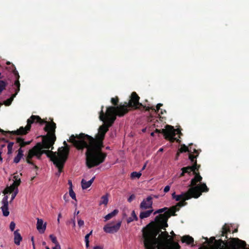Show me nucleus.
Returning a JSON list of instances; mask_svg holds the SVG:
<instances>
[{
	"instance_id": "nucleus-53",
	"label": "nucleus",
	"mask_w": 249,
	"mask_h": 249,
	"mask_svg": "<svg viewBox=\"0 0 249 249\" xmlns=\"http://www.w3.org/2000/svg\"><path fill=\"white\" fill-rule=\"evenodd\" d=\"M93 249H103L100 246H95L94 247Z\"/></svg>"
},
{
	"instance_id": "nucleus-16",
	"label": "nucleus",
	"mask_w": 249,
	"mask_h": 249,
	"mask_svg": "<svg viewBox=\"0 0 249 249\" xmlns=\"http://www.w3.org/2000/svg\"><path fill=\"white\" fill-rule=\"evenodd\" d=\"M212 239L214 240V243L213 245L211 246L210 248L203 247L200 248L199 249H222L223 248V240L220 239L219 240H215L214 237L211 238Z\"/></svg>"
},
{
	"instance_id": "nucleus-12",
	"label": "nucleus",
	"mask_w": 249,
	"mask_h": 249,
	"mask_svg": "<svg viewBox=\"0 0 249 249\" xmlns=\"http://www.w3.org/2000/svg\"><path fill=\"white\" fill-rule=\"evenodd\" d=\"M172 215L170 212L166 211L163 214H160L157 216L155 218V220L158 221L159 223V225H156L157 226L161 228V230H165V228L168 227L167 220Z\"/></svg>"
},
{
	"instance_id": "nucleus-39",
	"label": "nucleus",
	"mask_w": 249,
	"mask_h": 249,
	"mask_svg": "<svg viewBox=\"0 0 249 249\" xmlns=\"http://www.w3.org/2000/svg\"><path fill=\"white\" fill-rule=\"evenodd\" d=\"M11 193H12V194L11 196V200L12 201L15 198L16 196L18 193V188H17L16 189H15V190L14 191H13Z\"/></svg>"
},
{
	"instance_id": "nucleus-31",
	"label": "nucleus",
	"mask_w": 249,
	"mask_h": 249,
	"mask_svg": "<svg viewBox=\"0 0 249 249\" xmlns=\"http://www.w3.org/2000/svg\"><path fill=\"white\" fill-rule=\"evenodd\" d=\"M108 196L107 195H105L101 197V200L100 201L99 204L101 205L102 204H104L105 205L107 204L108 203Z\"/></svg>"
},
{
	"instance_id": "nucleus-52",
	"label": "nucleus",
	"mask_w": 249,
	"mask_h": 249,
	"mask_svg": "<svg viewBox=\"0 0 249 249\" xmlns=\"http://www.w3.org/2000/svg\"><path fill=\"white\" fill-rule=\"evenodd\" d=\"M176 196H177V195H176V193H175V192L173 193L172 194V198H173V199H175V198H176Z\"/></svg>"
},
{
	"instance_id": "nucleus-20",
	"label": "nucleus",
	"mask_w": 249,
	"mask_h": 249,
	"mask_svg": "<svg viewBox=\"0 0 249 249\" xmlns=\"http://www.w3.org/2000/svg\"><path fill=\"white\" fill-rule=\"evenodd\" d=\"M46 228V224H43V221L42 219L37 218L36 228L41 233H44Z\"/></svg>"
},
{
	"instance_id": "nucleus-8",
	"label": "nucleus",
	"mask_w": 249,
	"mask_h": 249,
	"mask_svg": "<svg viewBox=\"0 0 249 249\" xmlns=\"http://www.w3.org/2000/svg\"><path fill=\"white\" fill-rule=\"evenodd\" d=\"M63 144L64 146L59 147L58 151L55 152L56 159L54 160V165L58 168L59 173L62 172L70 152V147L67 142L64 141Z\"/></svg>"
},
{
	"instance_id": "nucleus-28",
	"label": "nucleus",
	"mask_w": 249,
	"mask_h": 249,
	"mask_svg": "<svg viewBox=\"0 0 249 249\" xmlns=\"http://www.w3.org/2000/svg\"><path fill=\"white\" fill-rule=\"evenodd\" d=\"M118 212H119V211L117 209H115L111 213L107 214L105 217L106 220H108L110 219L111 218H112L113 217H114L116 215H117L118 214Z\"/></svg>"
},
{
	"instance_id": "nucleus-50",
	"label": "nucleus",
	"mask_w": 249,
	"mask_h": 249,
	"mask_svg": "<svg viewBox=\"0 0 249 249\" xmlns=\"http://www.w3.org/2000/svg\"><path fill=\"white\" fill-rule=\"evenodd\" d=\"M61 217V214L59 213L58 214V218H57L58 223H59V222H60V218Z\"/></svg>"
},
{
	"instance_id": "nucleus-46",
	"label": "nucleus",
	"mask_w": 249,
	"mask_h": 249,
	"mask_svg": "<svg viewBox=\"0 0 249 249\" xmlns=\"http://www.w3.org/2000/svg\"><path fill=\"white\" fill-rule=\"evenodd\" d=\"M53 249H61V246L58 243L56 245H55V246L53 248Z\"/></svg>"
},
{
	"instance_id": "nucleus-56",
	"label": "nucleus",
	"mask_w": 249,
	"mask_h": 249,
	"mask_svg": "<svg viewBox=\"0 0 249 249\" xmlns=\"http://www.w3.org/2000/svg\"><path fill=\"white\" fill-rule=\"evenodd\" d=\"M146 166V164L145 163V164H144V165L143 166V167H142V170H143L144 169H145V168Z\"/></svg>"
},
{
	"instance_id": "nucleus-54",
	"label": "nucleus",
	"mask_w": 249,
	"mask_h": 249,
	"mask_svg": "<svg viewBox=\"0 0 249 249\" xmlns=\"http://www.w3.org/2000/svg\"><path fill=\"white\" fill-rule=\"evenodd\" d=\"M181 171H182V173L180 174V177H182V176H183L184 175V174L185 173H184V171H183V170L182 169V168H181Z\"/></svg>"
},
{
	"instance_id": "nucleus-6",
	"label": "nucleus",
	"mask_w": 249,
	"mask_h": 249,
	"mask_svg": "<svg viewBox=\"0 0 249 249\" xmlns=\"http://www.w3.org/2000/svg\"><path fill=\"white\" fill-rule=\"evenodd\" d=\"M209 189L205 183L201 184L199 185L190 188L188 190L179 195H177L175 200L177 201L180 200H187L192 197L195 198H198L203 192H208Z\"/></svg>"
},
{
	"instance_id": "nucleus-43",
	"label": "nucleus",
	"mask_w": 249,
	"mask_h": 249,
	"mask_svg": "<svg viewBox=\"0 0 249 249\" xmlns=\"http://www.w3.org/2000/svg\"><path fill=\"white\" fill-rule=\"evenodd\" d=\"M135 198V196L134 195H131L128 198L127 201L129 202H131Z\"/></svg>"
},
{
	"instance_id": "nucleus-21",
	"label": "nucleus",
	"mask_w": 249,
	"mask_h": 249,
	"mask_svg": "<svg viewBox=\"0 0 249 249\" xmlns=\"http://www.w3.org/2000/svg\"><path fill=\"white\" fill-rule=\"evenodd\" d=\"M182 169L184 171V173L190 174L192 172H193V174L196 173V170L198 171L199 169L196 168V165H193L192 166L183 167Z\"/></svg>"
},
{
	"instance_id": "nucleus-1",
	"label": "nucleus",
	"mask_w": 249,
	"mask_h": 249,
	"mask_svg": "<svg viewBox=\"0 0 249 249\" xmlns=\"http://www.w3.org/2000/svg\"><path fill=\"white\" fill-rule=\"evenodd\" d=\"M103 108L104 106H102L99 113V119L104 122L106 121V122L99 127L98 133L95 138L83 133L75 136L71 135L70 137L69 142L78 150L82 151L86 149V163L88 168L98 166L104 162L107 154L102 152V148L104 146L103 141L106 133L114 123L117 116L115 113V107H107L105 113Z\"/></svg>"
},
{
	"instance_id": "nucleus-48",
	"label": "nucleus",
	"mask_w": 249,
	"mask_h": 249,
	"mask_svg": "<svg viewBox=\"0 0 249 249\" xmlns=\"http://www.w3.org/2000/svg\"><path fill=\"white\" fill-rule=\"evenodd\" d=\"M180 152L178 150L176 155V160H177L179 156Z\"/></svg>"
},
{
	"instance_id": "nucleus-9",
	"label": "nucleus",
	"mask_w": 249,
	"mask_h": 249,
	"mask_svg": "<svg viewBox=\"0 0 249 249\" xmlns=\"http://www.w3.org/2000/svg\"><path fill=\"white\" fill-rule=\"evenodd\" d=\"M155 132L156 133H162L164 137V138L169 141L171 142H177L180 143V141L175 137L177 133L179 135H181L180 130L179 129H175L172 125L167 124L165 126V129H162L161 130L156 129Z\"/></svg>"
},
{
	"instance_id": "nucleus-26",
	"label": "nucleus",
	"mask_w": 249,
	"mask_h": 249,
	"mask_svg": "<svg viewBox=\"0 0 249 249\" xmlns=\"http://www.w3.org/2000/svg\"><path fill=\"white\" fill-rule=\"evenodd\" d=\"M191 145H193V143L190 144L188 147L186 146L185 144H182L178 150L180 153L186 152L189 153L190 152H191Z\"/></svg>"
},
{
	"instance_id": "nucleus-37",
	"label": "nucleus",
	"mask_w": 249,
	"mask_h": 249,
	"mask_svg": "<svg viewBox=\"0 0 249 249\" xmlns=\"http://www.w3.org/2000/svg\"><path fill=\"white\" fill-rule=\"evenodd\" d=\"M6 86V83L5 82L2 80H0V92H1L4 89H5Z\"/></svg>"
},
{
	"instance_id": "nucleus-51",
	"label": "nucleus",
	"mask_w": 249,
	"mask_h": 249,
	"mask_svg": "<svg viewBox=\"0 0 249 249\" xmlns=\"http://www.w3.org/2000/svg\"><path fill=\"white\" fill-rule=\"evenodd\" d=\"M174 244H175V246L177 247V249H179L180 248V247H179V245L178 244V243H175Z\"/></svg>"
},
{
	"instance_id": "nucleus-14",
	"label": "nucleus",
	"mask_w": 249,
	"mask_h": 249,
	"mask_svg": "<svg viewBox=\"0 0 249 249\" xmlns=\"http://www.w3.org/2000/svg\"><path fill=\"white\" fill-rule=\"evenodd\" d=\"M193 153L196 155L193 154L192 151L189 153V159L191 162L193 164V165H196V168L199 169L200 167V165L197 164L196 158L198 156L199 153L198 151L195 148H194L193 149Z\"/></svg>"
},
{
	"instance_id": "nucleus-41",
	"label": "nucleus",
	"mask_w": 249,
	"mask_h": 249,
	"mask_svg": "<svg viewBox=\"0 0 249 249\" xmlns=\"http://www.w3.org/2000/svg\"><path fill=\"white\" fill-rule=\"evenodd\" d=\"M16 224L14 222L12 221L10 224V229L11 231H13L15 228Z\"/></svg>"
},
{
	"instance_id": "nucleus-19",
	"label": "nucleus",
	"mask_w": 249,
	"mask_h": 249,
	"mask_svg": "<svg viewBox=\"0 0 249 249\" xmlns=\"http://www.w3.org/2000/svg\"><path fill=\"white\" fill-rule=\"evenodd\" d=\"M193 174L195 175V177L193 178H192L191 179V181L190 186H191V187H196V186L199 185V184L196 185V184L198 182H201V181L202 179V178L200 175L199 173L198 172V171L196 170V173ZM202 183H200V185Z\"/></svg>"
},
{
	"instance_id": "nucleus-25",
	"label": "nucleus",
	"mask_w": 249,
	"mask_h": 249,
	"mask_svg": "<svg viewBox=\"0 0 249 249\" xmlns=\"http://www.w3.org/2000/svg\"><path fill=\"white\" fill-rule=\"evenodd\" d=\"M230 232L231 230L230 228L227 226L226 224H225L222 227L221 234L219 236H226V238L228 239V237L227 236V234L228 232Z\"/></svg>"
},
{
	"instance_id": "nucleus-23",
	"label": "nucleus",
	"mask_w": 249,
	"mask_h": 249,
	"mask_svg": "<svg viewBox=\"0 0 249 249\" xmlns=\"http://www.w3.org/2000/svg\"><path fill=\"white\" fill-rule=\"evenodd\" d=\"M95 178V177H93L91 179H90L88 181H87L84 179H82L81 180L82 188L83 190H85V189H87L88 188H89L91 186L92 183H93Z\"/></svg>"
},
{
	"instance_id": "nucleus-15",
	"label": "nucleus",
	"mask_w": 249,
	"mask_h": 249,
	"mask_svg": "<svg viewBox=\"0 0 249 249\" xmlns=\"http://www.w3.org/2000/svg\"><path fill=\"white\" fill-rule=\"evenodd\" d=\"M185 200H182V201L177 203L176 205L171 207L168 211L170 212L173 216H176L177 215L176 212L179 211L181 207L184 206L187 204V203L185 202Z\"/></svg>"
},
{
	"instance_id": "nucleus-10",
	"label": "nucleus",
	"mask_w": 249,
	"mask_h": 249,
	"mask_svg": "<svg viewBox=\"0 0 249 249\" xmlns=\"http://www.w3.org/2000/svg\"><path fill=\"white\" fill-rule=\"evenodd\" d=\"M246 246L245 241L237 238H231L229 242L226 240L223 241L222 249H248L246 248Z\"/></svg>"
},
{
	"instance_id": "nucleus-17",
	"label": "nucleus",
	"mask_w": 249,
	"mask_h": 249,
	"mask_svg": "<svg viewBox=\"0 0 249 249\" xmlns=\"http://www.w3.org/2000/svg\"><path fill=\"white\" fill-rule=\"evenodd\" d=\"M16 142L17 143H19V145L20 146L18 150V154L23 156V150L22 149V147H24L26 145L30 144L31 141L25 142L23 139L18 137L16 139Z\"/></svg>"
},
{
	"instance_id": "nucleus-2",
	"label": "nucleus",
	"mask_w": 249,
	"mask_h": 249,
	"mask_svg": "<svg viewBox=\"0 0 249 249\" xmlns=\"http://www.w3.org/2000/svg\"><path fill=\"white\" fill-rule=\"evenodd\" d=\"M56 127V124L53 121L51 123H48L44 128L48 133L42 136V142H38L28 152L26 157V161L28 163L33 165L36 169H38V167L31 160L34 156H36L37 159L40 160L42 154H45L50 158L51 160L54 164L56 152L52 151V150L53 149V145L56 139L55 135Z\"/></svg>"
},
{
	"instance_id": "nucleus-60",
	"label": "nucleus",
	"mask_w": 249,
	"mask_h": 249,
	"mask_svg": "<svg viewBox=\"0 0 249 249\" xmlns=\"http://www.w3.org/2000/svg\"><path fill=\"white\" fill-rule=\"evenodd\" d=\"M170 233L173 235H175V234L174 233V231H172Z\"/></svg>"
},
{
	"instance_id": "nucleus-58",
	"label": "nucleus",
	"mask_w": 249,
	"mask_h": 249,
	"mask_svg": "<svg viewBox=\"0 0 249 249\" xmlns=\"http://www.w3.org/2000/svg\"><path fill=\"white\" fill-rule=\"evenodd\" d=\"M146 128H143V129H142V131L143 132H145L146 131Z\"/></svg>"
},
{
	"instance_id": "nucleus-36",
	"label": "nucleus",
	"mask_w": 249,
	"mask_h": 249,
	"mask_svg": "<svg viewBox=\"0 0 249 249\" xmlns=\"http://www.w3.org/2000/svg\"><path fill=\"white\" fill-rule=\"evenodd\" d=\"M50 239L52 241L53 243H54L55 245H56L58 244L56 237L53 234H51L49 236Z\"/></svg>"
},
{
	"instance_id": "nucleus-62",
	"label": "nucleus",
	"mask_w": 249,
	"mask_h": 249,
	"mask_svg": "<svg viewBox=\"0 0 249 249\" xmlns=\"http://www.w3.org/2000/svg\"><path fill=\"white\" fill-rule=\"evenodd\" d=\"M32 245H33L34 249H35L34 242L32 243Z\"/></svg>"
},
{
	"instance_id": "nucleus-32",
	"label": "nucleus",
	"mask_w": 249,
	"mask_h": 249,
	"mask_svg": "<svg viewBox=\"0 0 249 249\" xmlns=\"http://www.w3.org/2000/svg\"><path fill=\"white\" fill-rule=\"evenodd\" d=\"M111 103L114 105L115 106H116V107L118 106V103H119V98L118 96H116L114 98H112L111 99ZM120 105H119V106Z\"/></svg>"
},
{
	"instance_id": "nucleus-30",
	"label": "nucleus",
	"mask_w": 249,
	"mask_h": 249,
	"mask_svg": "<svg viewBox=\"0 0 249 249\" xmlns=\"http://www.w3.org/2000/svg\"><path fill=\"white\" fill-rule=\"evenodd\" d=\"M138 217L135 213V212L134 211H133L131 213V216L129 217L127 219V223H130V222H132L134 220H137Z\"/></svg>"
},
{
	"instance_id": "nucleus-13",
	"label": "nucleus",
	"mask_w": 249,
	"mask_h": 249,
	"mask_svg": "<svg viewBox=\"0 0 249 249\" xmlns=\"http://www.w3.org/2000/svg\"><path fill=\"white\" fill-rule=\"evenodd\" d=\"M122 222L119 221L115 225L107 224L103 228L105 232L109 233H114L119 231Z\"/></svg>"
},
{
	"instance_id": "nucleus-44",
	"label": "nucleus",
	"mask_w": 249,
	"mask_h": 249,
	"mask_svg": "<svg viewBox=\"0 0 249 249\" xmlns=\"http://www.w3.org/2000/svg\"><path fill=\"white\" fill-rule=\"evenodd\" d=\"M84 224V222L83 220H81V219H79L78 220V226L81 227H82V226H83Z\"/></svg>"
},
{
	"instance_id": "nucleus-3",
	"label": "nucleus",
	"mask_w": 249,
	"mask_h": 249,
	"mask_svg": "<svg viewBox=\"0 0 249 249\" xmlns=\"http://www.w3.org/2000/svg\"><path fill=\"white\" fill-rule=\"evenodd\" d=\"M142 237L145 249H166L167 242L173 241L167 231H161L153 222L143 229Z\"/></svg>"
},
{
	"instance_id": "nucleus-47",
	"label": "nucleus",
	"mask_w": 249,
	"mask_h": 249,
	"mask_svg": "<svg viewBox=\"0 0 249 249\" xmlns=\"http://www.w3.org/2000/svg\"><path fill=\"white\" fill-rule=\"evenodd\" d=\"M68 198H69V196L68 195H67V194H65L64 196H63V199L66 201H68Z\"/></svg>"
},
{
	"instance_id": "nucleus-27",
	"label": "nucleus",
	"mask_w": 249,
	"mask_h": 249,
	"mask_svg": "<svg viewBox=\"0 0 249 249\" xmlns=\"http://www.w3.org/2000/svg\"><path fill=\"white\" fill-rule=\"evenodd\" d=\"M153 212V210H149L146 211L142 212L140 213V217L141 219H143L149 217Z\"/></svg>"
},
{
	"instance_id": "nucleus-63",
	"label": "nucleus",
	"mask_w": 249,
	"mask_h": 249,
	"mask_svg": "<svg viewBox=\"0 0 249 249\" xmlns=\"http://www.w3.org/2000/svg\"><path fill=\"white\" fill-rule=\"evenodd\" d=\"M31 240H32V243L34 242V237H32Z\"/></svg>"
},
{
	"instance_id": "nucleus-5",
	"label": "nucleus",
	"mask_w": 249,
	"mask_h": 249,
	"mask_svg": "<svg viewBox=\"0 0 249 249\" xmlns=\"http://www.w3.org/2000/svg\"><path fill=\"white\" fill-rule=\"evenodd\" d=\"M27 124L25 127L21 126L19 129L15 131H4L0 128V132L3 135L6 136L7 134H10L14 135H26L30 130L31 127V124L34 123H39L41 124L50 123L45 120H42L39 116L32 115L31 117L27 120Z\"/></svg>"
},
{
	"instance_id": "nucleus-22",
	"label": "nucleus",
	"mask_w": 249,
	"mask_h": 249,
	"mask_svg": "<svg viewBox=\"0 0 249 249\" xmlns=\"http://www.w3.org/2000/svg\"><path fill=\"white\" fill-rule=\"evenodd\" d=\"M19 230H17L14 232V243L17 245H19L20 244V242L22 240V237L19 232Z\"/></svg>"
},
{
	"instance_id": "nucleus-42",
	"label": "nucleus",
	"mask_w": 249,
	"mask_h": 249,
	"mask_svg": "<svg viewBox=\"0 0 249 249\" xmlns=\"http://www.w3.org/2000/svg\"><path fill=\"white\" fill-rule=\"evenodd\" d=\"M167 209H168V208L166 207H165V208H163L162 209H160L158 210V211H157L156 212H155L154 213L156 214L157 213H161L164 212L165 210H166Z\"/></svg>"
},
{
	"instance_id": "nucleus-33",
	"label": "nucleus",
	"mask_w": 249,
	"mask_h": 249,
	"mask_svg": "<svg viewBox=\"0 0 249 249\" xmlns=\"http://www.w3.org/2000/svg\"><path fill=\"white\" fill-rule=\"evenodd\" d=\"M142 176V174L140 172H133L131 174V178H140Z\"/></svg>"
},
{
	"instance_id": "nucleus-59",
	"label": "nucleus",
	"mask_w": 249,
	"mask_h": 249,
	"mask_svg": "<svg viewBox=\"0 0 249 249\" xmlns=\"http://www.w3.org/2000/svg\"><path fill=\"white\" fill-rule=\"evenodd\" d=\"M72 224H73V226L75 227V222L74 220L72 222Z\"/></svg>"
},
{
	"instance_id": "nucleus-45",
	"label": "nucleus",
	"mask_w": 249,
	"mask_h": 249,
	"mask_svg": "<svg viewBox=\"0 0 249 249\" xmlns=\"http://www.w3.org/2000/svg\"><path fill=\"white\" fill-rule=\"evenodd\" d=\"M170 187L169 185L166 186L164 188V192L167 193L170 190Z\"/></svg>"
},
{
	"instance_id": "nucleus-57",
	"label": "nucleus",
	"mask_w": 249,
	"mask_h": 249,
	"mask_svg": "<svg viewBox=\"0 0 249 249\" xmlns=\"http://www.w3.org/2000/svg\"><path fill=\"white\" fill-rule=\"evenodd\" d=\"M163 149L162 148H160L159 150V152H162L163 151Z\"/></svg>"
},
{
	"instance_id": "nucleus-4",
	"label": "nucleus",
	"mask_w": 249,
	"mask_h": 249,
	"mask_svg": "<svg viewBox=\"0 0 249 249\" xmlns=\"http://www.w3.org/2000/svg\"><path fill=\"white\" fill-rule=\"evenodd\" d=\"M140 98L136 92H133L128 103L125 102L123 105L120 104L119 106L115 107V113L118 116L123 117L128 112L130 107L139 109L141 107L145 109L146 106L139 102Z\"/></svg>"
},
{
	"instance_id": "nucleus-11",
	"label": "nucleus",
	"mask_w": 249,
	"mask_h": 249,
	"mask_svg": "<svg viewBox=\"0 0 249 249\" xmlns=\"http://www.w3.org/2000/svg\"><path fill=\"white\" fill-rule=\"evenodd\" d=\"M12 71L14 74L15 75L16 77V81L14 83V85L17 87V89H16V93L14 94H13L12 97L9 98L7 100L6 102L5 103V105L7 106H9L11 104L12 101H13L14 97H16V95L17 94L18 92L20 90V83L19 81V75L18 74V71H17L16 68L14 65H12Z\"/></svg>"
},
{
	"instance_id": "nucleus-34",
	"label": "nucleus",
	"mask_w": 249,
	"mask_h": 249,
	"mask_svg": "<svg viewBox=\"0 0 249 249\" xmlns=\"http://www.w3.org/2000/svg\"><path fill=\"white\" fill-rule=\"evenodd\" d=\"M69 195H70V196L73 199H74L75 201H76L75 194L74 192V191H73L72 188H71V187H69Z\"/></svg>"
},
{
	"instance_id": "nucleus-18",
	"label": "nucleus",
	"mask_w": 249,
	"mask_h": 249,
	"mask_svg": "<svg viewBox=\"0 0 249 249\" xmlns=\"http://www.w3.org/2000/svg\"><path fill=\"white\" fill-rule=\"evenodd\" d=\"M152 197L151 196H148L146 199H143L140 204V208L142 209H147L152 208Z\"/></svg>"
},
{
	"instance_id": "nucleus-49",
	"label": "nucleus",
	"mask_w": 249,
	"mask_h": 249,
	"mask_svg": "<svg viewBox=\"0 0 249 249\" xmlns=\"http://www.w3.org/2000/svg\"><path fill=\"white\" fill-rule=\"evenodd\" d=\"M68 184L70 185V187L72 188V181L71 180H69Z\"/></svg>"
},
{
	"instance_id": "nucleus-40",
	"label": "nucleus",
	"mask_w": 249,
	"mask_h": 249,
	"mask_svg": "<svg viewBox=\"0 0 249 249\" xmlns=\"http://www.w3.org/2000/svg\"><path fill=\"white\" fill-rule=\"evenodd\" d=\"M89 234H87L85 237L86 246L88 248L89 247Z\"/></svg>"
},
{
	"instance_id": "nucleus-61",
	"label": "nucleus",
	"mask_w": 249,
	"mask_h": 249,
	"mask_svg": "<svg viewBox=\"0 0 249 249\" xmlns=\"http://www.w3.org/2000/svg\"><path fill=\"white\" fill-rule=\"evenodd\" d=\"M151 136H154V132H151Z\"/></svg>"
},
{
	"instance_id": "nucleus-55",
	"label": "nucleus",
	"mask_w": 249,
	"mask_h": 249,
	"mask_svg": "<svg viewBox=\"0 0 249 249\" xmlns=\"http://www.w3.org/2000/svg\"><path fill=\"white\" fill-rule=\"evenodd\" d=\"M1 153H2V152L0 150V161L2 162V158L1 156Z\"/></svg>"
},
{
	"instance_id": "nucleus-24",
	"label": "nucleus",
	"mask_w": 249,
	"mask_h": 249,
	"mask_svg": "<svg viewBox=\"0 0 249 249\" xmlns=\"http://www.w3.org/2000/svg\"><path fill=\"white\" fill-rule=\"evenodd\" d=\"M181 241L183 243H186L188 245H191L194 243V238L189 235H185L182 237Z\"/></svg>"
},
{
	"instance_id": "nucleus-29",
	"label": "nucleus",
	"mask_w": 249,
	"mask_h": 249,
	"mask_svg": "<svg viewBox=\"0 0 249 249\" xmlns=\"http://www.w3.org/2000/svg\"><path fill=\"white\" fill-rule=\"evenodd\" d=\"M162 104L161 103L158 104L156 106V109L154 108L153 107H146L145 110L146 111H149L150 110H154L156 112H158L159 111V110L160 109V107L162 106Z\"/></svg>"
},
{
	"instance_id": "nucleus-35",
	"label": "nucleus",
	"mask_w": 249,
	"mask_h": 249,
	"mask_svg": "<svg viewBox=\"0 0 249 249\" xmlns=\"http://www.w3.org/2000/svg\"><path fill=\"white\" fill-rule=\"evenodd\" d=\"M13 144H14V142H10L8 143V146H7V148H8L7 154L8 155L11 154L12 153V149H13Z\"/></svg>"
},
{
	"instance_id": "nucleus-38",
	"label": "nucleus",
	"mask_w": 249,
	"mask_h": 249,
	"mask_svg": "<svg viewBox=\"0 0 249 249\" xmlns=\"http://www.w3.org/2000/svg\"><path fill=\"white\" fill-rule=\"evenodd\" d=\"M22 157V156L18 154L14 159V162L16 163H18Z\"/></svg>"
},
{
	"instance_id": "nucleus-7",
	"label": "nucleus",
	"mask_w": 249,
	"mask_h": 249,
	"mask_svg": "<svg viewBox=\"0 0 249 249\" xmlns=\"http://www.w3.org/2000/svg\"><path fill=\"white\" fill-rule=\"evenodd\" d=\"M14 178L15 179L13 182V184L11 185L10 186H7L5 188V189L3 191V193L4 194V196L3 197L1 203L2 204V206L1 207L3 215L4 216H7L9 214V212L8 210V196H6L5 195L8 194H11V193L14 191L15 189L18 188V187L20 185L21 181L20 179L18 178V175H14Z\"/></svg>"
},
{
	"instance_id": "nucleus-64",
	"label": "nucleus",
	"mask_w": 249,
	"mask_h": 249,
	"mask_svg": "<svg viewBox=\"0 0 249 249\" xmlns=\"http://www.w3.org/2000/svg\"><path fill=\"white\" fill-rule=\"evenodd\" d=\"M45 248L46 249H50L48 246H46Z\"/></svg>"
}]
</instances>
